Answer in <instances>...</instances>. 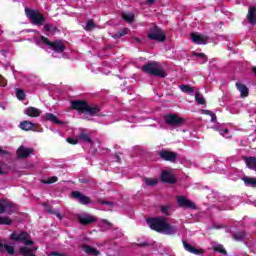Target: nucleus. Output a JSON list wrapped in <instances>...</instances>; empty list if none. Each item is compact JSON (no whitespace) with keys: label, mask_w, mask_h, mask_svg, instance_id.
<instances>
[{"label":"nucleus","mask_w":256,"mask_h":256,"mask_svg":"<svg viewBox=\"0 0 256 256\" xmlns=\"http://www.w3.org/2000/svg\"><path fill=\"white\" fill-rule=\"evenodd\" d=\"M244 161H245L248 169H252L253 171H256V158L255 157H245Z\"/></svg>","instance_id":"nucleus-25"},{"label":"nucleus","mask_w":256,"mask_h":256,"mask_svg":"<svg viewBox=\"0 0 256 256\" xmlns=\"http://www.w3.org/2000/svg\"><path fill=\"white\" fill-rule=\"evenodd\" d=\"M8 151L7 150H3V148H0V155H8Z\"/></svg>","instance_id":"nucleus-51"},{"label":"nucleus","mask_w":256,"mask_h":256,"mask_svg":"<svg viewBox=\"0 0 256 256\" xmlns=\"http://www.w3.org/2000/svg\"><path fill=\"white\" fill-rule=\"evenodd\" d=\"M91 181L89 180V179H87V178H81V179H79V183H83V184H85V185H87V183H90Z\"/></svg>","instance_id":"nucleus-48"},{"label":"nucleus","mask_w":256,"mask_h":256,"mask_svg":"<svg viewBox=\"0 0 256 256\" xmlns=\"http://www.w3.org/2000/svg\"><path fill=\"white\" fill-rule=\"evenodd\" d=\"M142 72L153 77H160V79H165L167 77V72L160 66L159 62L151 61L147 62L142 66Z\"/></svg>","instance_id":"nucleus-2"},{"label":"nucleus","mask_w":256,"mask_h":256,"mask_svg":"<svg viewBox=\"0 0 256 256\" xmlns=\"http://www.w3.org/2000/svg\"><path fill=\"white\" fill-rule=\"evenodd\" d=\"M25 15L28 19H30L32 25H37V27H41V25L45 23V16L35 9L25 8Z\"/></svg>","instance_id":"nucleus-3"},{"label":"nucleus","mask_w":256,"mask_h":256,"mask_svg":"<svg viewBox=\"0 0 256 256\" xmlns=\"http://www.w3.org/2000/svg\"><path fill=\"white\" fill-rule=\"evenodd\" d=\"M193 57H199V59H203L204 63H206L207 61V55H205V53H197V52H194L193 53Z\"/></svg>","instance_id":"nucleus-40"},{"label":"nucleus","mask_w":256,"mask_h":256,"mask_svg":"<svg viewBox=\"0 0 256 256\" xmlns=\"http://www.w3.org/2000/svg\"><path fill=\"white\" fill-rule=\"evenodd\" d=\"M159 181L157 179H152V178H146L145 183L146 185L153 187L155 186Z\"/></svg>","instance_id":"nucleus-39"},{"label":"nucleus","mask_w":256,"mask_h":256,"mask_svg":"<svg viewBox=\"0 0 256 256\" xmlns=\"http://www.w3.org/2000/svg\"><path fill=\"white\" fill-rule=\"evenodd\" d=\"M195 100L197 101L198 105H205V98L201 95V93L196 92Z\"/></svg>","instance_id":"nucleus-33"},{"label":"nucleus","mask_w":256,"mask_h":256,"mask_svg":"<svg viewBox=\"0 0 256 256\" xmlns=\"http://www.w3.org/2000/svg\"><path fill=\"white\" fill-rule=\"evenodd\" d=\"M98 203H100V205H108L109 207H113V202L105 201L103 199H99Z\"/></svg>","instance_id":"nucleus-44"},{"label":"nucleus","mask_w":256,"mask_h":256,"mask_svg":"<svg viewBox=\"0 0 256 256\" xmlns=\"http://www.w3.org/2000/svg\"><path fill=\"white\" fill-rule=\"evenodd\" d=\"M72 197H73V199H78V201H79V203H81V205L91 204V198H89V196L83 195L79 191H73Z\"/></svg>","instance_id":"nucleus-14"},{"label":"nucleus","mask_w":256,"mask_h":256,"mask_svg":"<svg viewBox=\"0 0 256 256\" xmlns=\"http://www.w3.org/2000/svg\"><path fill=\"white\" fill-rule=\"evenodd\" d=\"M102 223H104L105 225H108V227H113V224L111 222H109V220H107V219H103Z\"/></svg>","instance_id":"nucleus-49"},{"label":"nucleus","mask_w":256,"mask_h":256,"mask_svg":"<svg viewBox=\"0 0 256 256\" xmlns=\"http://www.w3.org/2000/svg\"><path fill=\"white\" fill-rule=\"evenodd\" d=\"M180 89L183 93H188V95H193V93H195V88L189 85H181Z\"/></svg>","instance_id":"nucleus-29"},{"label":"nucleus","mask_w":256,"mask_h":256,"mask_svg":"<svg viewBox=\"0 0 256 256\" xmlns=\"http://www.w3.org/2000/svg\"><path fill=\"white\" fill-rule=\"evenodd\" d=\"M170 209H171V205L160 206L161 213L163 215H166L167 217H169V215H171V213H169Z\"/></svg>","instance_id":"nucleus-34"},{"label":"nucleus","mask_w":256,"mask_h":256,"mask_svg":"<svg viewBox=\"0 0 256 256\" xmlns=\"http://www.w3.org/2000/svg\"><path fill=\"white\" fill-rule=\"evenodd\" d=\"M100 111L101 107H99L98 105L87 104L85 113H87L91 117H95V115H98Z\"/></svg>","instance_id":"nucleus-18"},{"label":"nucleus","mask_w":256,"mask_h":256,"mask_svg":"<svg viewBox=\"0 0 256 256\" xmlns=\"http://www.w3.org/2000/svg\"><path fill=\"white\" fill-rule=\"evenodd\" d=\"M146 222L150 229L156 231V233H163V235H177L179 232V228L169 223L165 217H151L146 219Z\"/></svg>","instance_id":"nucleus-1"},{"label":"nucleus","mask_w":256,"mask_h":256,"mask_svg":"<svg viewBox=\"0 0 256 256\" xmlns=\"http://www.w3.org/2000/svg\"><path fill=\"white\" fill-rule=\"evenodd\" d=\"M57 181H59V178H57V176H53L48 178L47 180H44L43 183H45L46 185H51L53 183H57Z\"/></svg>","instance_id":"nucleus-38"},{"label":"nucleus","mask_w":256,"mask_h":256,"mask_svg":"<svg viewBox=\"0 0 256 256\" xmlns=\"http://www.w3.org/2000/svg\"><path fill=\"white\" fill-rule=\"evenodd\" d=\"M210 117H211L212 123H217V115H215L214 112H212V114H210Z\"/></svg>","instance_id":"nucleus-47"},{"label":"nucleus","mask_w":256,"mask_h":256,"mask_svg":"<svg viewBox=\"0 0 256 256\" xmlns=\"http://www.w3.org/2000/svg\"><path fill=\"white\" fill-rule=\"evenodd\" d=\"M127 33V28H124L123 30L117 32L114 35V39H119V37H125V34Z\"/></svg>","instance_id":"nucleus-41"},{"label":"nucleus","mask_w":256,"mask_h":256,"mask_svg":"<svg viewBox=\"0 0 256 256\" xmlns=\"http://www.w3.org/2000/svg\"><path fill=\"white\" fill-rule=\"evenodd\" d=\"M10 239L16 243H24L25 247H31V245H35V242L31 240V234H29L27 231H22L20 233L13 232L10 235Z\"/></svg>","instance_id":"nucleus-4"},{"label":"nucleus","mask_w":256,"mask_h":256,"mask_svg":"<svg viewBox=\"0 0 256 256\" xmlns=\"http://www.w3.org/2000/svg\"><path fill=\"white\" fill-rule=\"evenodd\" d=\"M190 37L192 39V43L195 45H207V41L209 40V37L197 32H193Z\"/></svg>","instance_id":"nucleus-12"},{"label":"nucleus","mask_w":256,"mask_h":256,"mask_svg":"<svg viewBox=\"0 0 256 256\" xmlns=\"http://www.w3.org/2000/svg\"><path fill=\"white\" fill-rule=\"evenodd\" d=\"M176 199L178 206L182 209H197L195 203L187 199L185 196H177Z\"/></svg>","instance_id":"nucleus-9"},{"label":"nucleus","mask_w":256,"mask_h":256,"mask_svg":"<svg viewBox=\"0 0 256 256\" xmlns=\"http://www.w3.org/2000/svg\"><path fill=\"white\" fill-rule=\"evenodd\" d=\"M37 249H39V247H34L33 249H31L32 253L33 251H37Z\"/></svg>","instance_id":"nucleus-56"},{"label":"nucleus","mask_w":256,"mask_h":256,"mask_svg":"<svg viewBox=\"0 0 256 256\" xmlns=\"http://www.w3.org/2000/svg\"><path fill=\"white\" fill-rule=\"evenodd\" d=\"M88 102L86 100H74L71 102V109L78 113H85Z\"/></svg>","instance_id":"nucleus-11"},{"label":"nucleus","mask_w":256,"mask_h":256,"mask_svg":"<svg viewBox=\"0 0 256 256\" xmlns=\"http://www.w3.org/2000/svg\"><path fill=\"white\" fill-rule=\"evenodd\" d=\"M0 225H13V220L8 216H0Z\"/></svg>","instance_id":"nucleus-31"},{"label":"nucleus","mask_w":256,"mask_h":256,"mask_svg":"<svg viewBox=\"0 0 256 256\" xmlns=\"http://www.w3.org/2000/svg\"><path fill=\"white\" fill-rule=\"evenodd\" d=\"M228 130H225V133H227Z\"/></svg>","instance_id":"nucleus-59"},{"label":"nucleus","mask_w":256,"mask_h":256,"mask_svg":"<svg viewBox=\"0 0 256 256\" xmlns=\"http://www.w3.org/2000/svg\"><path fill=\"white\" fill-rule=\"evenodd\" d=\"M25 114L28 117H39L41 115V110H39L38 108H35L33 106H30V107L26 108Z\"/></svg>","instance_id":"nucleus-22"},{"label":"nucleus","mask_w":256,"mask_h":256,"mask_svg":"<svg viewBox=\"0 0 256 256\" xmlns=\"http://www.w3.org/2000/svg\"><path fill=\"white\" fill-rule=\"evenodd\" d=\"M236 88L240 92V97L242 98L249 97V88L245 84L237 82Z\"/></svg>","instance_id":"nucleus-19"},{"label":"nucleus","mask_w":256,"mask_h":256,"mask_svg":"<svg viewBox=\"0 0 256 256\" xmlns=\"http://www.w3.org/2000/svg\"><path fill=\"white\" fill-rule=\"evenodd\" d=\"M242 181H244L245 185H248V187H256V178L251 177H243Z\"/></svg>","instance_id":"nucleus-27"},{"label":"nucleus","mask_w":256,"mask_h":256,"mask_svg":"<svg viewBox=\"0 0 256 256\" xmlns=\"http://www.w3.org/2000/svg\"><path fill=\"white\" fill-rule=\"evenodd\" d=\"M256 8L255 7H251L249 8L248 10V14H247V19H248V22L251 24V25H256Z\"/></svg>","instance_id":"nucleus-24"},{"label":"nucleus","mask_w":256,"mask_h":256,"mask_svg":"<svg viewBox=\"0 0 256 256\" xmlns=\"http://www.w3.org/2000/svg\"><path fill=\"white\" fill-rule=\"evenodd\" d=\"M78 139H80V141H83L84 143H93V140L91 139V137L89 136V134L82 132L78 135Z\"/></svg>","instance_id":"nucleus-26"},{"label":"nucleus","mask_w":256,"mask_h":256,"mask_svg":"<svg viewBox=\"0 0 256 256\" xmlns=\"http://www.w3.org/2000/svg\"><path fill=\"white\" fill-rule=\"evenodd\" d=\"M95 27V22L93 20H89L86 24V31H92Z\"/></svg>","instance_id":"nucleus-42"},{"label":"nucleus","mask_w":256,"mask_h":256,"mask_svg":"<svg viewBox=\"0 0 256 256\" xmlns=\"http://www.w3.org/2000/svg\"><path fill=\"white\" fill-rule=\"evenodd\" d=\"M3 213H7L8 215H12L13 213V204L4 199L0 200V214Z\"/></svg>","instance_id":"nucleus-15"},{"label":"nucleus","mask_w":256,"mask_h":256,"mask_svg":"<svg viewBox=\"0 0 256 256\" xmlns=\"http://www.w3.org/2000/svg\"><path fill=\"white\" fill-rule=\"evenodd\" d=\"M147 245H149V244H147L146 242L137 244L138 247H147Z\"/></svg>","instance_id":"nucleus-53"},{"label":"nucleus","mask_w":256,"mask_h":256,"mask_svg":"<svg viewBox=\"0 0 256 256\" xmlns=\"http://www.w3.org/2000/svg\"><path fill=\"white\" fill-rule=\"evenodd\" d=\"M44 119L45 121H52V123H55L56 125H64V122L59 120L53 113H46Z\"/></svg>","instance_id":"nucleus-21"},{"label":"nucleus","mask_w":256,"mask_h":256,"mask_svg":"<svg viewBox=\"0 0 256 256\" xmlns=\"http://www.w3.org/2000/svg\"><path fill=\"white\" fill-rule=\"evenodd\" d=\"M20 129L22 131H35V123L24 120L20 122Z\"/></svg>","instance_id":"nucleus-20"},{"label":"nucleus","mask_w":256,"mask_h":256,"mask_svg":"<svg viewBox=\"0 0 256 256\" xmlns=\"http://www.w3.org/2000/svg\"><path fill=\"white\" fill-rule=\"evenodd\" d=\"M251 71H252V73H254V75H256V66H253V67L251 68Z\"/></svg>","instance_id":"nucleus-55"},{"label":"nucleus","mask_w":256,"mask_h":256,"mask_svg":"<svg viewBox=\"0 0 256 256\" xmlns=\"http://www.w3.org/2000/svg\"><path fill=\"white\" fill-rule=\"evenodd\" d=\"M51 215H56V217H58V219H63V216H61V214L59 212H53L51 211V209L47 210Z\"/></svg>","instance_id":"nucleus-45"},{"label":"nucleus","mask_w":256,"mask_h":256,"mask_svg":"<svg viewBox=\"0 0 256 256\" xmlns=\"http://www.w3.org/2000/svg\"><path fill=\"white\" fill-rule=\"evenodd\" d=\"M35 150L33 148H27L25 146H20L17 151H16V155L18 157V159H27V157H29V155L33 154Z\"/></svg>","instance_id":"nucleus-13"},{"label":"nucleus","mask_w":256,"mask_h":256,"mask_svg":"<svg viewBox=\"0 0 256 256\" xmlns=\"http://www.w3.org/2000/svg\"><path fill=\"white\" fill-rule=\"evenodd\" d=\"M2 247H3V243L0 242V249H2Z\"/></svg>","instance_id":"nucleus-57"},{"label":"nucleus","mask_w":256,"mask_h":256,"mask_svg":"<svg viewBox=\"0 0 256 256\" xmlns=\"http://www.w3.org/2000/svg\"><path fill=\"white\" fill-rule=\"evenodd\" d=\"M82 250L86 255H91V256H99L101 255V252L97 250V248H93V246H89L87 244L82 245Z\"/></svg>","instance_id":"nucleus-17"},{"label":"nucleus","mask_w":256,"mask_h":256,"mask_svg":"<svg viewBox=\"0 0 256 256\" xmlns=\"http://www.w3.org/2000/svg\"><path fill=\"white\" fill-rule=\"evenodd\" d=\"M0 175H3V170H0Z\"/></svg>","instance_id":"nucleus-58"},{"label":"nucleus","mask_w":256,"mask_h":256,"mask_svg":"<svg viewBox=\"0 0 256 256\" xmlns=\"http://www.w3.org/2000/svg\"><path fill=\"white\" fill-rule=\"evenodd\" d=\"M4 249L7 251L8 255H15V247L4 244Z\"/></svg>","instance_id":"nucleus-37"},{"label":"nucleus","mask_w":256,"mask_h":256,"mask_svg":"<svg viewBox=\"0 0 256 256\" xmlns=\"http://www.w3.org/2000/svg\"><path fill=\"white\" fill-rule=\"evenodd\" d=\"M122 19L126 21V23H133L135 21V14L133 13H122Z\"/></svg>","instance_id":"nucleus-28"},{"label":"nucleus","mask_w":256,"mask_h":256,"mask_svg":"<svg viewBox=\"0 0 256 256\" xmlns=\"http://www.w3.org/2000/svg\"><path fill=\"white\" fill-rule=\"evenodd\" d=\"M232 238L234 239V241H243V239H245V232L239 231V232L233 233Z\"/></svg>","instance_id":"nucleus-30"},{"label":"nucleus","mask_w":256,"mask_h":256,"mask_svg":"<svg viewBox=\"0 0 256 256\" xmlns=\"http://www.w3.org/2000/svg\"><path fill=\"white\" fill-rule=\"evenodd\" d=\"M164 121L169 127H181L185 123V118H181L177 114H166Z\"/></svg>","instance_id":"nucleus-7"},{"label":"nucleus","mask_w":256,"mask_h":256,"mask_svg":"<svg viewBox=\"0 0 256 256\" xmlns=\"http://www.w3.org/2000/svg\"><path fill=\"white\" fill-rule=\"evenodd\" d=\"M155 3V0H147V5H153Z\"/></svg>","instance_id":"nucleus-54"},{"label":"nucleus","mask_w":256,"mask_h":256,"mask_svg":"<svg viewBox=\"0 0 256 256\" xmlns=\"http://www.w3.org/2000/svg\"><path fill=\"white\" fill-rule=\"evenodd\" d=\"M182 243L185 251L192 253V255H201L204 253L203 249H197L195 246L187 243V241H183Z\"/></svg>","instance_id":"nucleus-16"},{"label":"nucleus","mask_w":256,"mask_h":256,"mask_svg":"<svg viewBox=\"0 0 256 256\" xmlns=\"http://www.w3.org/2000/svg\"><path fill=\"white\" fill-rule=\"evenodd\" d=\"M148 39H150V41H158V43H163L167 41V34L159 26L154 25L149 29Z\"/></svg>","instance_id":"nucleus-5"},{"label":"nucleus","mask_w":256,"mask_h":256,"mask_svg":"<svg viewBox=\"0 0 256 256\" xmlns=\"http://www.w3.org/2000/svg\"><path fill=\"white\" fill-rule=\"evenodd\" d=\"M160 181L162 183H167L168 185H175V183H177V178H175V175H173V173L164 170L160 175Z\"/></svg>","instance_id":"nucleus-10"},{"label":"nucleus","mask_w":256,"mask_h":256,"mask_svg":"<svg viewBox=\"0 0 256 256\" xmlns=\"http://www.w3.org/2000/svg\"><path fill=\"white\" fill-rule=\"evenodd\" d=\"M43 29H44L45 33H51L53 31H56L57 27H55L51 24H45Z\"/></svg>","instance_id":"nucleus-35"},{"label":"nucleus","mask_w":256,"mask_h":256,"mask_svg":"<svg viewBox=\"0 0 256 256\" xmlns=\"http://www.w3.org/2000/svg\"><path fill=\"white\" fill-rule=\"evenodd\" d=\"M50 256H65V254L57 251L50 252Z\"/></svg>","instance_id":"nucleus-46"},{"label":"nucleus","mask_w":256,"mask_h":256,"mask_svg":"<svg viewBox=\"0 0 256 256\" xmlns=\"http://www.w3.org/2000/svg\"><path fill=\"white\" fill-rule=\"evenodd\" d=\"M160 159L162 161H169L170 163H175L177 161L178 154L177 152L169 151V150H161L158 153Z\"/></svg>","instance_id":"nucleus-8"},{"label":"nucleus","mask_w":256,"mask_h":256,"mask_svg":"<svg viewBox=\"0 0 256 256\" xmlns=\"http://www.w3.org/2000/svg\"><path fill=\"white\" fill-rule=\"evenodd\" d=\"M214 251H216L217 253H221V255H227V250H225V247H223V245L221 244L214 247Z\"/></svg>","instance_id":"nucleus-36"},{"label":"nucleus","mask_w":256,"mask_h":256,"mask_svg":"<svg viewBox=\"0 0 256 256\" xmlns=\"http://www.w3.org/2000/svg\"><path fill=\"white\" fill-rule=\"evenodd\" d=\"M115 159L117 163H121V157L119 156V154H115Z\"/></svg>","instance_id":"nucleus-52"},{"label":"nucleus","mask_w":256,"mask_h":256,"mask_svg":"<svg viewBox=\"0 0 256 256\" xmlns=\"http://www.w3.org/2000/svg\"><path fill=\"white\" fill-rule=\"evenodd\" d=\"M78 221L79 223H81V225H91V223H95L97 219H95V217L91 215H87V216L79 217Z\"/></svg>","instance_id":"nucleus-23"},{"label":"nucleus","mask_w":256,"mask_h":256,"mask_svg":"<svg viewBox=\"0 0 256 256\" xmlns=\"http://www.w3.org/2000/svg\"><path fill=\"white\" fill-rule=\"evenodd\" d=\"M202 113H203V115H209V116H211L212 113H213V111H211V110H202Z\"/></svg>","instance_id":"nucleus-50"},{"label":"nucleus","mask_w":256,"mask_h":256,"mask_svg":"<svg viewBox=\"0 0 256 256\" xmlns=\"http://www.w3.org/2000/svg\"><path fill=\"white\" fill-rule=\"evenodd\" d=\"M41 41L44 42L45 45L50 47L54 53H64L65 52V44H63V41L61 40H55L53 42L49 41V38L45 36L40 37Z\"/></svg>","instance_id":"nucleus-6"},{"label":"nucleus","mask_w":256,"mask_h":256,"mask_svg":"<svg viewBox=\"0 0 256 256\" xmlns=\"http://www.w3.org/2000/svg\"><path fill=\"white\" fill-rule=\"evenodd\" d=\"M67 143H69L70 145H77V143H79V140L78 139H75V138H67L66 139Z\"/></svg>","instance_id":"nucleus-43"},{"label":"nucleus","mask_w":256,"mask_h":256,"mask_svg":"<svg viewBox=\"0 0 256 256\" xmlns=\"http://www.w3.org/2000/svg\"><path fill=\"white\" fill-rule=\"evenodd\" d=\"M16 97L19 101H25V97H27L25 95V91H23V89H16Z\"/></svg>","instance_id":"nucleus-32"}]
</instances>
